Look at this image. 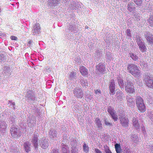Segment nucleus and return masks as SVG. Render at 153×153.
<instances>
[{
  "mask_svg": "<svg viewBox=\"0 0 153 153\" xmlns=\"http://www.w3.org/2000/svg\"><path fill=\"white\" fill-rule=\"evenodd\" d=\"M127 69L129 72L135 77L138 78L141 75L140 67L136 65L131 64L128 65Z\"/></svg>",
  "mask_w": 153,
  "mask_h": 153,
  "instance_id": "f257e3e1",
  "label": "nucleus"
},
{
  "mask_svg": "<svg viewBox=\"0 0 153 153\" xmlns=\"http://www.w3.org/2000/svg\"><path fill=\"white\" fill-rule=\"evenodd\" d=\"M136 103L138 110L140 112H144L146 110V106L144 103L143 100L140 96L136 98Z\"/></svg>",
  "mask_w": 153,
  "mask_h": 153,
  "instance_id": "f03ea898",
  "label": "nucleus"
},
{
  "mask_svg": "<svg viewBox=\"0 0 153 153\" xmlns=\"http://www.w3.org/2000/svg\"><path fill=\"white\" fill-rule=\"evenodd\" d=\"M126 85L125 90L127 92L129 93H135L134 84L132 82L128 81Z\"/></svg>",
  "mask_w": 153,
  "mask_h": 153,
  "instance_id": "7ed1b4c3",
  "label": "nucleus"
},
{
  "mask_svg": "<svg viewBox=\"0 0 153 153\" xmlns=\"http://www.w3.org/2000/svg\"><path fill=\"white\" fill-rule=\"evenodd\" d=\"M144 81L145 84L149 88L153 89V78H151L149 76H146Z\"/></svg>",
  "mask_w": 153,
  "mask_h": 153,
  "instance_id": "20e7f679",
  "label": "nucleus"
},
{
  "mask_svg": "<svg viewBox=\"0 0 153 153\" xmlns=\"http://www.w3.org/2000/svg\"><path fill=\"white\" fill-rule=\"evenodd\" d=\"M120 121L122 126L124 128H128V126L129 120L125 116H122L120 117Z\"/></svg>",
  "mask_w": 153,
  "mask_h": 153,
  "instance_id": "39448f33",
  "label": "nucleus"
},
{
  "mask_svg": "<svg viewBox=\"0 0 153 153\" xmlns=\"http://www.w3.org/2000/svg\"><path fill=\"white\" fill-rule=\"evenodd\" d=\"M137 42L140 51L142 52H146L147 48L144 44L140 40H139Z\"/></svg>",
  "mask_w": 153,
  "mask_h": 153,
  "instance_id": "423d86ee",
  "label": "nucleus"
},
{
  "mask_svg": "<svg viewBox=\"0 0 153 153\" xmlns=\"http://www.w3.org/2000/svg\"><path fill=\"white\" fill-rule=\"evenodd\" d=\"M145 38L147 42L149 45H152L153 44V35L148 32L145 35Z\"/></svg>",
  "mask_w": 153,
  "mask_h": 153,
  "instance_id": "0eeeda50",
  "label": "nucleus"
},
{
  "mask_svg": "<svg viewBox=\"0 0 153 153\" xmlns=\"http://www.w3.org/2000/svg\"><path fill=\"white\" fill-rule=\"evenodd\" d=\"M115 82L114 79H111L110 83V85L109 87V90L110 92L109 94H111L112 95H114L115 93Z\"/></svg>",
  "mask_w": 153,
  "mask_h": 153,
  "instance_id": "6e6552de",
  "label": "nucleus"
},
{
  "mask_svg": "<svg viewBox=\"0 0 153 153\" xmlns=\"http://www.w3.org/2000/svg\"><path fill=\"white\" fill-rule=\"evenodd\" d=\"M39 136L38 134H34L33 138L31 140V142L33 144V145L36 150L38 147V143H37L38 137Z\"/></svg>",
  "mask_w": 153,
  "mask_h": 153,
  "instance_id": "1a4fd4ad",
  "label": "nucleus"
},
{
  "mask_svg": "<svg viewBox=\"0 0 153 153\" xmlns=\"http://www.w3.org/2000/svg\"><path fill=\"white\" fill-rule=\"evenodd\" d=\"M74 94L78 98H82L83 95V92L80 89L76 88L74 91Z\"/></svg>",
  "mask_w": 153,
  "mask_h": 153,
  "instance_id": "9d476101",
  "label": "nucleus"
},
{
  "mask_svg": "<svg viewBox=\"0 0 153 153\" xmlns=\"http://www.w3.org/2000/svg\"><path fill=\"white\" fill-rule=\"evenodd\" d=\"M40 145L42 148L45 149L48 147V143L45 139L43 140L42 139L40 140Z\"/></svg>",
  "mask_w": 153,
  "mask_h": 153,
  "instance_id": "9b49d317",
  "label": "nucleus"
},
{
  "mask_svg": "<svg viewBox=\"0 0 153 153\" xmlns=\"http://www.w3.org/2000/svg\"><path fill=\"white\" fill-rule=\"evenodd\" d=\"M79 71L82 75L84 76H86L88 75V70L84 66L81 67L79 68Z\"/></svg>",
  "mask_w": 153,
  "mask_h": 153,
  "instance_id": "f8f14e48",
  "label": "nucleus"
},
{
  "mask_svg": "<svg viewBox=\"0 0 153 153\" xmlns=\"http://www.w3.org/2000/svg\"><path fill=\"white\" fill-rule=\"evenodd\" d=\"M124 96V94L123 92L120 90H119L116 93V98L118 101H122Z\"/></svg>",
  "mask_w": 153,
  "mask_h": 153,
  "instance_id": "ddd939ff",
  "label": "nucleus"
},
{
  "mask_svg": "<svg viewBox=\"0 0 153 153\" xmlns=\"http://www.w3.org/2000/svg\"><path fill=\"white\" fill-rule=\"evenodd\" d=\"M135 8V5L132 2H131L127 6V9L130 12H131L134 10Z\"/></svg>",
  "mask_w": 153,
  "mask_h": 153,
  "instance_id": "4468645a",
  "label": "nucleus"
},
{
  "mask_svg": "<svg viewBox=\"0 0 153 153\" xmlns=\"http://www.w3.org/2000/svg\"><path fill=\"white\" fill-rule=\"evenodd\" d=\"M18 129L17 128L14 127H12L10 129V133L13 136L17 135Z\"/></svg>",
  "mask_w": 153,
  "mask_h": 153,
  "instance_id": "2eb2a0df",
  "label": "nucleus"
},
{
  "mask_svg": "<svg viewBox=\"0 0 153 153\" xmlns=\"http://www.w3.org/2000/svg\"><path fill=\"white\" fill-rule=\"evenodd\" d=\"M97 69L100 73L104 74L105 73V67L102 64L99 65L98 66Z\"/></svg>",
  "mask_w": 153,
  "mask_h": 153,
  "instance_id": "dca6fc26",
  "label": "nucleus"
},
{
  "mask_svg": "<svg viewBox=\"0 0 153 153\" xmlns=\"http://www.w3.org/2000/svg\"><path fill=\"white\" fill-rule=\"evenodd\" d=\"M117 80L119 86L121 88L123 89L124 83L123 80L121 79L120 77H117Z\"/></svg>",
  "mask_w": 153,
  "mask_h": 153,
  "instance_id": "f3484780",
  "label": "nucleus"
},
{
  "mask_svg": "<svg viewBox=\"0 0 153 153\" xmlns=\"http://www.w3.org/2000/svg\"><path fill=\"white\" fill-rule=\"evenodd\" d=\"M30 144L29 142H27L24 144V148L25 151L28 152L30 151Z\"/></svg>",
  "mask_w": 153,
  "mask_h": 153,
  "instance_id": "a211bd4d",
  "label": "nucleus"
},
{
  "mask_svg": "<svg viewBox=\"0 0 153 153\" xmlns=\"http://www.w3.org/2000/svg\"><path fill=\"white\" fill-rule=\"evenodd\" d=\"M115 148L117 153H120L122 151L120 144L116 143L115 145Z\"/></svg>",
  "mask_w": 153,
  "mask_h": 153,
  "instance_id": "6ab92c4d",
  "label": "nucleus"
},
{
  "mask_svg": "<svg viewBox=\"0 0 153 153\" xmlns=\"http://www.w3.org/2000/svg\"><path fill=\"white\" fill-rule=\"evenodd\" d=\"M83 149L85 153H88L89 151V148L88 146L86 144L85 142H84L83 146Z\"/></svg>",
  "mask_w": 153,
  "mask_h": 153,
  "instance_id": "aec40b11",
  "label": "nucleus"
},
{
  "mask_svg": "<svg viewBox=\"0 0 153 153\" xmlns=\"http://www.w3.org/2000/svg\"><path fill=\"white\" fill-rule=\"evenodd\" d=\"M95 123L98 128L101 127L102 123L99 118H97L95 119Z\"/></svg>",
  "mask_w": 153,
  "mask_h": 153,
  "instance_id": "412c9836",
  "label": "nucleus"
},
{
  "mask_svg": "<svg viewBox=\"0 0 153 153\" xmlns=\"http://www.w3.org/2000/svg\"><path fill=\"white\" fill-rule=\"evenodd\" d=\"M110 115L111 116L112 118L114 120V121H116L117 120V116L115 112H113L110 114Z\"/></svg>",
  "mask_w": 153,
  "mask_h": 153,
  "instance_id": "4be33fe9",
  "label": "nucleus"
},
{
  "mask_svg": "<svg viewBox=\"0 0 153 153\" xmlns=\"http://www.w3.org/2000/svg\"><path fill=\"white\" fill-rule=\"evenodd\" d=\"M148 21L149 22V25L151 27H153V16H150Z\"/></svg>",
  "mask_w": 153,
  "mask_h": 153,
  "instance_id": "5701e85b",
  "label": "nucleus"
},
{
  "mask_svg": "<svg viewBox=\"0 0 153 153\" xmlns=\"http://www.w3.org/2000/svg\"><path fill=\"white\" fill-rule=\"evenodd\" d=\"M134 2L138 6H140L143 2V0H134Z\"/></svg>",
  "mask_w": 153,
  "mask_h": 153,
  "instance_id": "b1692460",
  "label": "nucleus"
},
{
  "mask_svg": "<svg viewBox=\"0 0 153 153\" xmlns=\"http://www.w3.org/2000/svg\"><path fill=\"white\" fill-rule=\"evenodd\" d=\"M130 55L131 57L134 61H136L138 59V57L136 56V55L134 54L133 53H130Z\"/></svg>",
  "mask_w": 153,
  "mask_h": 153,
  "instance_id": "393cba45",
  "label": "nucleus"
},
{
  "mask_svg": "<svg viewBox=\"0 0 153 153\" xmlns=\"http://www.w3.org/2000/svg\"><path fill=\"white\" fill-rule=\"evenodd\" d=\"M105 148V153H112L111 151L109 149V147L107 146H104Z\"/></svg>",
  "mask_w": 153,
  "mask_h": 153,
  "instance_id": "a878e982",
  "label": "nucleus"
},
{
  "mask_svg": "<svg viewBox=\"0 0 153 153\" xmlns=\"http://www.w3.org/2000/svg\"><path fill=\"white\" fill-rule=\"evenodd\" d=\"M134 127L138 129L139 127V124L138 123L137 120H136L133 123Z\"/></svg>",
  "mask_w": 153,
  "mask_h": 153,
  "instance_id": "bb28decb",
  "label": "nucleus"
},
{
  "mask_svg": "<svg viewBox=\"0 0 153 153\" xmlns=\"http://www.w3.org/2000/svg\"><path fill=\"white\" fill-rule=\"evenodd\" d=\"M107 111L110 114L113 113V112H114V109L112 108V107L111 106H109L108 108Z\"/></svg>",
  "mask_w": 153,
  "mask_h": 153,
  "instance_id": "cd10ccee",
  "label": "nucleus"
},
{
  "mask_svg": "<svg viewBox=\"0 0 153 153\" xmlns=\"http://www.w3.org/2000/svg\"><path fill=\"white\" fill-rule=\"evenodd\" d=\"M40 26L38 24H35V25L34 27V31H38L40 30Z\"/></svg>",
  "mask_w": 153,
  "mask_h": 153,
  "instance_id": "c85d7f7f",
  "label": "nucleus"
},
{
  "mask_svg": "<svg viewBox=\"0 0 153 153\" xmlns=\"http://www.w3.org/2000/svg\"><path fill=\"white\" fill-rule=\"evenodd\" d=\"M0 124H2V125H3L2 126L0 125V128H3V129L5 128L6 127V124L4 122V121H0Z\"/></svg>",
  "mask_w": 153,
  "mask_h": 153,
  "instance_id": "c756f323",
  "label": "nucleus"
},
{
  "mask_svg": "<svg viewBox=\"0 0 153 153\" xmlns=\"http://www.w3.org/2000/svg\"><path fill=\"white\" fill-rule=\"evenodd\" d=\"M104 122L105 123V124L106 125L108 126H111L112 125V123H109L108 122L107 120V119H105L104 120Z\"/></svg>",
  "mask_w": 153,
  "mask_h": 153,
  "instance_id": "7c9ffc66",
  "label": "nucleus"
},
{
  "mask_svg": "<svg viewBox=\"0 0 153 153\" xmlns=\"http://www.w3.org/2000/svg\"><path fill=\"white\" fill-rule=\"evenodd\" d=\"M126 33L128 36H131V30L129 29H127L126 30Z\"/></svg>",
  "mask_w": 153,
  "mask_h": 153,
  "instance_id": "2f4dec72",
  "label": "nucleus"
},
{
  "mask_svg": "<svg viewBox=\"0 0 153 153\" xmlns=\"http://www.w3.org/2000/svg\"><path fill=\"white\" fill-rule=\"evenodd\" d=\"M119 112L121 114H122L124 112L123 108L122 107H120L119 109Z\"/></svg>",
  "mask_w": 153,
  "mask_h": 153,
  "instance_id": "473e14b6",
  "label": "nucleus"
},
{
  "mask_svg": "<svg viewBox=\"0 0 153 153\" xmlns=\"http://www.w3.org/2000/svg\"><path fill=\"white\" fill-rule=\"evenodd\" d=\"M10 39L12 40H16L17 39V38L16 36H11Z\"/></svg>",
  "mask_w": 153,
  "mask_h": 153,
  "instance_id": "72a5a7b5",
  "label": "nucleus"
},
{
  "mask_svg": "<svg viewBox=\"0 0 153 153\" xmlns=\"http://www.w3.org/2000/svg\"><path fill=\"white\" fill-rule=\"evenodd\" d=\"M95 151L96 153H102V152L98 149H95Z\"/></svg>",
  "mask_w": 153,
  "mask_h": 153,
  "instance_id": "f704fd0d",
  "label": "nucleus"
},
{
  "mask_svg": "<svg viewBox=\"0 0 153 153\" xmlns=\"http://www.w3.org/2000/svg\"><path fill=\"white\" fill-rule=\"evenodd\" d=\"M100 93V94L101 93V91L100 90H99V91H98V90H95V93L96 94H97L98 93Z\"/></svg>",
  "mask_w": 153,
  "mask_h": 153,
  "instance_id": "c9c22d12",
  "label": "nucleus"
},
{
  "mask_svg": "<svg viewBox=\"0 0 153 153\" xmlns=\"http://www.w3.org/2000/svg\"><path fill=\"white\" fill-rule=\"evenodd\" d=\"M62 150L64 152V153H66V152H67V150H66V149L65 148V147H63L62 148Z\"/></svg>",
  "mask_w": 153,
  "mask_h": 153,
  "instance_id": "e433bc0d",
  "label": "nucleus"
},
{
  "mask_svg": "<svg viewBox=\"0 0 153 153\" xmlns=\"http://www.w3.org/2000/svg\"><path fill=\"white\" fill-rule=\"evenodd\" d=\"M135 120H137V119L135 117H134L133 118V120H132V122H133V123H134V121H135Z\"/></svg>",
  "mask_w": 153,
  "mask_h": 153,
  "instance_id": "4c0bfd02",
  "label": "nucleus"
},
{
  "mask_svg": "<svg viewBox=\"0 0 153 153\" xmlns=\"http://www.w3.org/2000/svg\"><path fill=\"white\" fill-rule=\"evenodd\" d=\"M137 21H139L140 20V16H137Z\"/></svg>",
  "mask_w": 153,
  "mask_h": 153,
  "instance_id": "58836bf2",
  "label": "nucleus"
},
{
  "mask_svg": "<svg viewBox=\"0 0 153 153\" xmlns=\"http://www.w3.org/2000/svg\"><path fill=\"white\" fill-rule=\"evenodd\" d=\"M32 41L31 40H30L28 41V43L29 44H31L32 43Z\"/></svg>",
  "mask_w": 153,
  "mask_h": 153,
  "instance_id": "ea45409f",
  "label": "nucleus"
},
{
  "mask_svg": "<svg viewBox=\"0 0 153 153\" xmlns=\"http://www.w3.org/2000/svg\"><path fill=\"white\" fill-rule=\"evenodd\" d=\"M126 153H131V152H126Z\"/></svg>",
  "mask_w": 153,
  "mask_h": 153,
  "instance_id": "a19ab883",
  "label": "nucleus"
},
{
  "mask_svg": "<svg viewBox=\"0 0 153 153\" xmlns=\"http://www.w3.org/2000/svg\"><path fill=\"white\" fill-rule=\"evenodd\" d=\"M57 2H59V0H57Z\"/></svg>",
  "mask_w": 153,
  "mask_h": 153,
  "instance_id": "79ce46f5",
  "label": "nucleus"
},
{
  "mask_svg": "<svg viewBox=\"0 0 153 153\" xmlns=\"http://www.w3.org/2000/svg\"><path fill=\"white\" fill-rule=\"evenodd\" d=\"M136 16L135 17V18H137V15H136Z\"/></svg>",
  "mask_w": 153,
  "mask_h": 153,
  "instance_id": "37998d69",
  "label": "nucleus"
},
{
  "mask_svg": "<svg viewBox=\"0 0 153 153\" xmlns=\"http://www.w3.org/2000/svg\"><path fill=\"white\" fill-rule=\"evenodd\" d=\"M15 103L13 104V105H15Z\"/></svg>",
  "mask_w": 153,
  "mask_h": 153,
  "instance_id": "c03bdc74",
  "label": "nucleus"
},
{
  "mask_svg": "<svg viewBox=\"0 0 153 153\" xmlns=\"http://www.w3.org/2000/svg\"><path fill=\"white\" fill-rule=\"evenodd\" d=\"M15 103L13 104V105H15Z\"/></svg>",
  "mask_w": 153,
  "mask_h": 153,
  "instance_id": "a18cd8bd",
  "label": "nucleus"
},
{
  "mask_svg": "<svg viewBox=\"0 0 153 153\" xmlns=\"http://www.w3.org/2000/svg\"><path fill=\"white\" fill-rule=\"evenodd\" d=\"M15 103L13 104V105H15Z\"/></svg>",
  "mask_w": 153,
  "mask_h": 153,
  "instance_id": "49530a36",
  "label": "nucleus"
}]
</instances>
